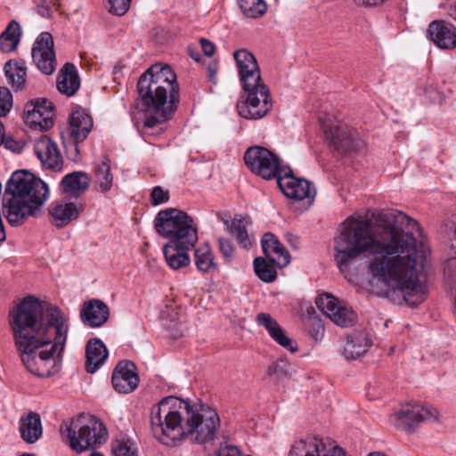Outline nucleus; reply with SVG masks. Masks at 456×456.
<instances>
[{"mask_svg": "<svg viewBox=\"0 0 456 456\" xmlns=\"http://www.w3.org/2000/svg\"><path fill=\"white\" fill-rule=\"evenodd\" d=\"M368 456H387V455L382 452H370Z\"/></svg>", "mask_w": 456, "mask_h": 456, "instance_id": "nucleus-57", "label": "nucleus"}, {"mask_svg": "<svg viewBox=\"0 0 456 456\" xmlns=\"http://www.w3.org/2000/svg\"><path fill=\"white\" fill-rule=\"evenodd\" d=\"M110 317L109 306L100 299H92L84 303L80 312L82 322L90 328L102 326Z\"/></svg>", "mask_w": 456, "mask_h": 456, "instance_id": "nucleus-20", "label": "nucleus"}, {"mask_svg": "<svg viewBox=\"0 0 456 456\" xmlns=\"http://www.w3.org/2000/svg\"><path fill=\"white\" fill-rule=\"evenodd\" d=\"M131 2L132 0H107L108 11L113 15L123 16L128 12Z\"/></svg>", "mask_w": 456, "mask_h": 456, "instance_id": "nucleus-40", "label": "nucleus"}, {"mask_svg": "<svg viewBox=\"0 0 456 456\" xmlns=\"http://www.w3.org/2000/svg\"><path fill=\"white\" fill-rule=\"evenodd\" d=\"M233 57L244 91L237 102L238 113L246 119H260L271 111L273 102L270 90L261 77L257 61L247 49L235 51Z\"/></svg>", "mask_w": 456, "mask_h": 456, "instance_id": "nucleus-7", "label": "nucleus"}, {"mask_svg": "<svg viewBox=\"0 0 456 456\" xmlns=\"http://www.w3.org/2000/svg\"><path fill=\"white\" fill-rule=\"evenodd\" d=\"M289 364L283 361V360H278L276 362H273L269 367H268V375L272 378H273L276 380L282 379L289 375Z\"/></svg>", "mask_w": 456, "mask_h": 456, "instance_id": "nucleus-39", "label": "nucleus"}, {"mask_svg": "<svg viewBox=\"0 0 456 456\" xmlns=\"http://www.w3.org/2000/svg\"><path fill=\"white\" fill-rule=\"evenodd\" d=\"M373 218L383 229L379 236H373L367 220L348 217L342 224L334 246L339 271L348 278L352 263L368 253V268L374 278L399 289L410 306L423 303L428 295L427 275L423 255L412 234L414 230L420 231L419 223L395 209L382 210Z\"/></svg>", "mask_w": 456, "mask_h": 456, "instance_id": "nucleus-1", "label": "nucleus"}, {"mask_svg": "<svg viewBox=\"0 0 456 456\" xmlns=\"http://www.w3.org/2000/svg\"><path fill=\"white\" fill-rule=\"evenodd\" d=\"M261 245L265 257L271 263L280 268L285 267L289 264V252L274 234L271 232L265 233L261 240Z\"/></svg>", "mask_w": 456, "mask_h": 456, "instance_id": "nucleus-22", "label": "nucleus"}, {"mask_svg": "<svg viewBox=\"0 0 456 456\" xmlns=\"http://www.w3.org/2000/svg\"><path fill=\"white\" fill-rule=\"evenodd\" d=\"M200 43L205 55L211 57L215 53L216 46L212 42L206 38H201Z\"/></svg>", "mask_w": 456, "mask_h": 456, "instance_id": "nucleus-48", "label": "nucleus"}, {"mask_svg": "<svg viewBox=\"0 0 456 456\" xmlns=\"http://www.w3.org/2000/svg\"><path fill=\"white\" fill-rule=\"evenodd\" d=\"M53 104L47 99L32 100L25 105L23 118L31 128L46 131L53 125Z\"/></svg>", "mask_w": 456, "mask_h": 456, "instance_id": "nucleus-14", "label": "nucleus"}, {"mask_svg": "<svg viewBox=\"0 0 456 456\" xmlns=\"http://www.w3.org/2000/svg\"><path fill=\"white\" fill-rule=\"evenodd\" d=\"M219 250L223 256L230 261L233 256L234 248L232 241L225 238L218 239Z\"/></svg>", "mask_w": 456, "mask_h": 456, "instance_id": "nucleus-44", "label": "nucleus"}, {"mask_svg": "<svg viewBox=\"0 0 456 456\" xmlns=\"http://www.w3.org/2000/svg\"><path fill=\"white\" fill-rule=\"evenodd\" d=\"M323 133L329 147L340 154L361 152L365 148L357 131L345 125H324Z\"/></svg>", "mask_w": 456, "mask_h": 456, "instance_id": "nucleus-12", "label": "nucleus"}, {"mask_svg": "<svg viewBox=\"0 0 456 456\" xmlns=\"http://www.w3.org/2000/svg\"><path fill=\"white\" fill-rule=\"evenodd\" d=\"M225 224H227V228L232 236L245 228L241 218L235 217L231 222H225Z\"/></svg>", "mask_w": 456, "mask_h": 456, "instance_id": "nucleus-46", "label": "nucleus"}, {"mask_svg": "<svg viewBox=\"0 0 456 456\" xmlns=\"http://www.w3.org/2000/svg\"><path fill=\"white\" fill-rule=\"evenodd\" d=\"M244 160L252 173L265 180H277L284 172L278 156L265 147H249L244 154Z\"/></svg>", "mask_w": 456, "mask_h": 456, "instance_id": "nucleus-11", "label": "nucleus"}, {"mask_svg": "<svg viewBox=\"0 0 456 456\" xmlns=\"http://www.w3.org/2000/svg\"><path fill=\"white\" fill-rule=\"evenodd\" d=\"M4 145L7 149H10L12 151H19V148L17 147V142L12 139H7L4 141Z\"/></svg>", "mask_w": 456, "mask_h": 456, "instance_id": "nucleus-53", "label": "nucleus"}, {"mask_svg": "<svg viewBox=\"0 0 456 456\" xmlns=\"http://www.w3.org/2000/svg\"><path fill=\"white\" fill-rule=\"evenodd\" d=\"M208 79L216 83V76L217 73V64L216 63H210L208 67Z\"/></svg>", "mask_w": 456, "mask_h": 456, "instance_id": "nucleus-51", "label": "nucleus"}, {"mask_svg": "<svg viewBox=\"0 0 456 456\" xmlns=\"http://www.w3.org/2000/svg\"><path fill=\"white\" fill-rule=\"evenodd\" d=\"M356 4L362 6H376L386 0H353Z\"/></svg>", "mask_w": 456, "mask_h": 456, "instance_id": "nucleus-50", "label": "nucleus"}, {"mask_svg": "<svg viewBox=\"0 0 456 456\" xmlns=\"http://www.w3.org/2000/svg\"><path fill=\"white\" fill-rule=\"evenodd\" d=\"M48 196V186L43 180L26 170L13 172L3 195L8 223L18 226L28 217L41 216Z\"/></svg>", "mask_w": 456, "mask_h": 456, "instance_id": "nucleus-5", "label": "nucleus"}, {"mask_svg": "<svg viewBox=\"0 0 456 456\" xmlns=\"http://www.w3.org/2000/svg\"><path fill=\"white\" fill-rule=\"evenodd\" d=\"M370 346V341L363 331H354L347 336L343 354L346 359H357Z\"/></svg>", "mask_w": 456, "mask_h": 456, "instance_id": "nucleus-31", "label": "nucleus"}, {"mask_svg": "<svg viewBox=\"0 0 456 456\" xmlns=\"http://www.w3.org/2000/svg\"><path fill=\"white\" fill-rule=\"evenodd\" d=\"M32 59L39 70L51 75L56 68L53 38L49 32H42L37 38L32 48Z\"/></svg>", "mask_w": 456, "mask_h": 456, "instance_id": "nucleus-17", "label": "nucleus"}, {"mask_svg": "<svg viewBox=\"0 0 456 456\" xmlns=\"http://www.w3.org/2000/svg\"><path fill=\"white\" fill-rule=\"evenodd\" d=\"M110 159L104 156L94 169V183L97 191L105 193L110 191L113 185V175L110 168Z\"/></svg>", "mask_w": 456, "mask_h": 456, "instance_id": "nucleus-33", "label": "nucleus"}, {"mask_svg": "<svg viewBox=\"0 0 456 456\" xmlns=\"http://www.w3.org/2000/svg\"><path fill=\"white\" fill-rule=\"evenodd\" d=\"M4 73L9 84L15 90H22L25 86L27 69L23 62L9 61L4 64Z\"/></svg>", "mask_w": 456, "mask_h": 456, "instance_id": "nucleus-34", "label": "nucleus"}, {"mask_svg": "<svg viewBox=\"0 0 456 456\" xmlns=\"http://www.w3.org/2000/svg\"><path fill=\"white\" fill-rule=\"evenodd\" d=\"M256 276L264 282H273L277 278V272L273 265L264 257H256L253 262Z\"/></svg>", "mask_w": 456, "mask_h": 456, "instance_id": "nucleus-38", "label": "nucleus"}, {"mask_svg": "<svg viewBox=\"0 0 456 456\" xmlns=\"http://www.w3.org/2000/svg\"><path fill=\"white\" fill-rule=\"evenodd\" d=\"M136 366L128 360L118 362L113 370L111 383L113 388L120 394H129L136 389L139 384Z\"/></svg>", "mask_w": 456, "mask_h": 456, "instance_id": "nucleus-18", "label": "nucleus"}, {"mask_svg": "<svg viewBox=\"0 0 456 456\" xmlns=\"http://www.w3.org/2000/svg\"><path fill=\"white\" fill-rule=\"evenodd\" d=\"M108 358V350L103 342L97 338H90L86 345V370L96 372Z\"/></svg>", "mask_w": 456, "mask_h": 456, "instance_id": "nucleus-28", "label": "nucleus"}, {"mask_svg": "<svg viewBox=\"0 0 456 456\" xmlns=\"http://www.w3.org/2000/svg\"><path fill=\"white\" fill-rule=\"evenodd\" d=\"M315 304L338 326L350 327L356 322V314L351 308L341 305L338 298L332 295L324 294L318 297Z\"/></svg>", "mask_w": 456, "mask_h": 456, "instance_id": "nucleus-15", "label": "nucleus"}, {"mask_svg": "<svg viewBox=\"0 0 456 456\" xmlns=\"http://www.w3.org/2000/svg\"><path fill=\"white\" fill-rule=\"evenodd\" d=\"M277 184L283 194L296 200H309L312 202L316 195V191L312 183L305 179L296 178L291 169L281 174L277 178Z\"/></svg>", "mask_w": 456, "mask_h": 456, "instance_id": "nucleus-16", "label": "nucleus"}, {"mask_svg": "<svg viewBox=\"0 0 456 456\" xmlns=\"http://www.w3.org/2000/svg\"><path fill=\"white\" fill-rule=\"evenodd\" d=\"M83 208L75 203L62 201L53 202L48 208L50 222L57 228H63L78 217Z\"/></svg>", "mask_w": 456, "mask_h": 456, "instance_id": "nucleus-25", "label": "nucleus"}, {"mask_svg": "<svg viewBox=\"0 0 456 456\" xmlns=\"http://www.w3.org/2000/svg\"><path fill=\"white\" fill-rule=\"evenodd\" d=\"M449 240L451 244L452 255L456 257V215L453 216L448 228Z\"/></svg>", "mask_w": 456, "mask_h": 456, "instance_id": "nucleus-45", "label": "nucleus"}, {"mask_svg": "<svg viewBox=\"0 0 456 456\" xmlns=\"http://www.w3.org/2000/svg\"><path fill=\"white\" fill-rule=\"evenodd\" d=\"M91 178L83 171H74L66 175L60 183V191L74 198L83 195L89 188Z\"/></svg>", "mask_w": 456, "mask_h": 456, "instance_id": "nucleus-27", "label": "nucleus"}, {"mask_svg": "<svg viewBox=\"0 0 456 456\" xmlns=\"http://www.w3.org/2000/svg\"><path fill=\"white\" fill-rule=\"evenodd\" d=\"M20 26L16 20H12L0 35V50L10 53L17 48L20 38Z\"/></svg>", "mask_w": 456, "mask_h": 456, "instance_id": "nucleus-35", "label": "nucleus"}, {"mask_svg": "<svg viewBox=\"0 0 456 456\" xmlns=\"http://www.w3.org/2000/svg\"><path fill=\"white\" fill-rule=\"evenodd\" d=\"M256 320L259 325L263 326L267 330L269 336L278 345L292 353L297 351V344L286 334L285 330L271 314L259 313Z\"/></svg>", "mask_w": 456, "mask_h": 456, "instance_id": "nucleus-24", "label": "nucleus"}, {"mask_svg": "<svg viewBox=\"0 0 456 456\" xmlns=\"http://www.w3.org/2000/svg\"><path fill=\"white\" fill-rule=\"evenodd\" d=\"M191 57H192L195 61H200V57H199V55H191Z\"/></svg>", "mask_w": 456, "mask_h": 456, "instance_id": "nucleus-59", "label": "nucleus"}, {"mask_svg": "<svg viewBox=\"0 0 456 456\" xmlns=\"http://www.w3.org/2000/svg\"><path fill=\"white\" fill-rule=\"evenodd\" d=\"M428 36L441 49L456 47V28L444 20H434L428 28Z\"/></svg>", "mask_w": 456, "mask_h": 456, "instance_id": "nucleus-21", "label": "nucleus"}, {"mask_svg": "<svg viewBox=\"0 0 456 456\" xmlns=\"http://www.w3.org/2000/svg\"><path fill=\"white\" fill-rule=\"evenodd\" d=\"M12 105V95L7 87H0V118L4 117Z\"/></svg>", "mask_w": 456, "mask_h": 456, "instance_id": "nucleus-41", "label": "nucleus"}, {"mask_svg": "<svg viewBox=\"0 0 456 456\" xmlns=\"http://www.w3.org/2000/svg\"><path fill=\"white\" fill-rule=\"evenodd\" d=\"M64 346L65 343L57 344L53 336L50 339H40L37 343H28L16 348L23 365L31 374L39 378H48L59 371L60 368L54 355L59 350V356Z\"/></svg>", "mask_w": 456, "mask_h": 456, "instance_id": "nucleus-8", "label": "nucleus"}, {"mask_svg": "<svg viewBox=\"0 0 456 456\" xmlns=\"http://www.w3.org/2000/svg\"><path fill=\"white\" fill-rule=\"evenodd\" d=\"M93 125L92 117L84 110L72 112L69 118V134L76 145L87 138Z\"/></svg>", "mask_w": 456, "mask_h": 456, "instance_id": "nucleus-26", "label": "nucleus"}, {"mask_svg": "<svg viewBox=\"0 0 456 456\" xmlns=\"http://www.w3.org/2000/svg\"><path fill=\"white\" fill-rule=\"evenodd\" d=\"M242 13L250 19H257L267 11V4L264 0H238Z\"/></svg>", "mask_w": 456, "mask_h": 456, "instance_id": "nucleus-37", "label": "nucleus"}, {"mask_svg": "<svg viewBox=\"0 0 456 456\" xmlns=\"http://www.w3.org/2000/svg\"><path fill=\"white\" fill-rule=\"evenodd\" d=\"M139 100L145 113L144 126L152 128L169 119L177 109L179 86L169 65L151 66L137 82Z\"/></svg>", "mask_w": 456, "mask_h": 456, "instance_id": "nucleus-4", "label": "nucleus"}, {"mask_svg": "<svg viewBox=\"0 0 456 456\" xmlns=\"http://www.w3.org/2000/svg\"><path fill=\"white\" fill-rule=\"evenodd\" d=\"M449 15L456 20V3L450 7Z\"/></svg>", "mask_w": 456, "mask_h": 456, "instance_id": "nucleus-55", "label": "nucleus"}, {"mask_svg": "<svg viewBox=\"0 0 456 456\" xmlns=\"http://www.w3.org/2000/svg\"><path fill=\"white\" fill-rule=\"evenodd\" d=\"M154 228L159 235L171 239L163 248L170 268L177 270L189 265L188 251L198 241V230L192 217L183 210L166 208L156 216Z\"/></svg>", "mask_w": 456, "mask_h": 456, "instance_id": "nucleus-6", "label": "nucleus"}, {"mask_svg": "<svg viewBox=\"0 0 456 456\" xmlns=\"http://www.w3.org/2000/svg\"><path fill=\"white\" fill-rule=\"evenodd\" d=\"M215 456H240V452L234 445H226L220 448Z\"/></svg>", "mask_w": 456, "mask_h": 456, "instance_id": "nucleus-47", "label": "nucleus"}, {"mask_svg": "<svg viewBox=\"0 0 456 456\" xmlns=\"http://www.w3.org/2000/svg\"><path fill=\"white\" fill-rule=\"evenodd\" d=\"M256 320L259 325L263 326L267 330L269 336L278 345L292 353L297 351V344L286 334L285 330L271 314L259 313Z\"/></svg>", "mask_w": 456, "mask_h": 456, "instance_id": "nucleus-23", "label": "nucleus"}, {"mask_svg": "<svg viewBox=\"0 0 456 456\" xmlns=\"http://www.w3.org/2000/svg\"><path fill=\"white\" fill-rule=\"evenodd\" d=\"M289 456H347L338 445L316 436L306 437L294 443Z\"/></svg>", "mask_w": 456, "mask_h": 456, "instance_id": "nucleus-13", "label": "nucleus"}, {"mask_svg": "<svg viewBox=\"0 0 456 456\" xmlns=\"http://www.w3.org/2000/svg\"><path fill=\"white\" fill-rule=\"evenodd\" d=\"M425 94H428V97L432 101L435 102L440 98V94L437 90H436L433 87L426 88Z\"/></svg>", "mask_w": 456, "mask_h": 456, "instance_id": "nucleus-52", "label": "nucleus"}, {"mask_svg": "<svg viewBox=\"0 0 456 456\" xmlns=\"http://www.w3.org/2000/svg\"><path fill=\"white\" fill-rule=\"evenodd\" d=\"M80 87V78L76 66L67 62L61 69L57 77L58 91L69 97L73 96Z\"/></svg>", "mask_w": 456, "mask_h": 456, "instance_id": "nucleus-30", "label": "nucleus"}, {"mask_svg": "<svg viewBox=\"0 0 456 456\" xmlns=\"http://www.w3.org/2000/svg\"><path fill=\"white\" fill-rule=\"evenodd\" d=\"M151 425L153 435L163 443L165 438H178L205 444L216 437L220 418L216 411L206 403L191 404L176 396H167L152 406Z\"/></svg>", "mask_w": 456, "mask_h": 456, "instance_id": "nucleus-2", "label": "nucleus"}, {"mask_svg": "<svg viewBox=\"0 0 456 456\" xmlns=\"http://www.w3.org/2000/svg\"><path fill=\"white\" fill-rule=\"evenodd\" d=\"M34 152L45 168L54 171L62 169V156L56 142L49 136L42 135L35 141Z\"/></svg>", "mask_w": 456, "mask_h": 456, "instance_id": "nucleus-19", "label": "nucleus"}, {"mask_svg": "<svg viewBox=\"0 0 456 456\" xmlns=\"http://www.w3.org/2000/svg\"><path fill=\"white\" fill-rule=\"evenodd\" d=\"M439 412L432 405L405 403L389 416V421L396 428L413 433L421 422L437 421Z\"/></svg>", "mask_w": 456, "mask_h": 456, "instance_id": "nucleus-10", "label": "nucleus"}, {"mask_svg": "<svg viewBox=\"0 0 456 456\" xmlns=\"http://www.w3.org/2000/svg\"><path fill=\"white\" fill-rule=\"evenodd\" d=\"M112 453L113 456H138V447L127 435L120 433L112 442Z\"/></svg>", "mask_w": 456, "mask_h": 456, "instance_id": "nucleus-36", "label": "nucleus"}, {"mask_svg": "<svg viewBox=\"0 0 456 456\" xmlns=\"http://www.w3.org/2000/svg\"><path fill=\"white\" fill-rule=\"evenodd\" d=\"M19 431L27 444H35L43 435L41 417L37 412L29 411L20 419Z\"/></svg>", "mask_w": 456, "mask_h": 456, "instance_id": "nucleus-29", "label": "nucleus"}, {"mask_svg": "<svg viewBox=\"0 0 456 456\" xmlns=\"http://www.w3.org/2000/svg\"><path fill=\"white\" fill-rule=\"evenodd\" d=\"M234 237L236 238L238 243L243 248H248L250 246V241L246 227L235 234Z\"/></svg>", "mask_w": 456, "mask_h": 456, "instance_id": "nucleus-49", "label": "nucleus"}, {"mask_svg": "<svg viewBox=\"0 0 456 456\" xmlns=\"http://www.w3.org/2000/svg\"><path fill=\"white\" fill-rule=\"evenodd\" d=\"M194 262L198 271L202 273H211L219 269L218 264L215 261L214 252L207 243L195 249Z\"/></svg>", "mask_w": 456, "mask_h": 456, "instance_id": "nucleus-32", "label": "nucleus"}, {"mask_svg": "<svg viewBox=\"0 0 456 456\" xmlns=\"http://www.w3.org/2000/svg\"><path fill=\"white\" fill-rule=\"evenodd\" d=\"M169 197V191L167 190H164L161 186H155L151 193V203L153 206H158L167 202Z\"/></svg>", "mask_w": 456, "mask_h": 456, "instance_id": "nucleus-43", "label": "nucleus"}, {"mask_svg": "<svg viewBox=\"0 0 456 456\" xmlns=\"http://www.w3.org/2000/svg\"><path fill=\"white\" fill-rule=\"evenodd\" d=\"M21 456H36L34 453H23Z\"/></svg>", "mask_w": 456, "mask_h": 456, "instance_id": "nucleus-60", "label": "nucleus"}, {"mask_svg": "<svg viewBox=\"0 0 456 456\" xmlns=\"http://www.w3.org/2000/svg\"><path fill=\"white\" fill-rule=\"evenodd\" d=\"M308 332L315 341L322 340L324 334V326L318 318H310L308 324Z\"/></svg>", "mask_w": 456, "mask_h": 456, "instance_id": "nucleus-42", "label": "nucleus"}, {"mask_svg": "<svg viewBox=\"0 0 456 456\" xmlns=\"http://www.w3.org/2000/svg\"><path fill=\"white\" fill-rule=\"evenodd\" d=\"M8 323L16 347L53 336L57 344L67 340L69 326L61 309L34 296L23 297L10 309Z\"/></svg>", "mask_w": 456, "mask_h": 456, "instance_id": "nucleus-3", "label": "nucleus"}, {"mask_svg": "<svg viewBox=\"0 0 456 456\" xmlns=\"http://www.w3.org/2000/svg\"><path fill=\"white\" fill-rule=\"evenodd\" d=\"M4 126L3 123L0 121V145L4 142Z\"/></svg>", "mask_w": 456, "mask_h": 456, "instance_id": "nucleus-56", "label": "nucleus"}, {"mask_svg": "<svg viewBox=\"0 0 456 456\" xmlns=\"http://www.w3.org/2000/svg\"><path fill=\"white\" fill-rule=\"evenodd\" d=\"M139 103H135V108L138 109L139 108Z\"/></svg>", "mask_w": 456, "mask_h": 456, "instance_id": "nucleus-61", "label": "nucleus"}, {"mask_svg": "<svg viewBox=\"0 0 456 456\" xmlns=\"http://www.w3.org/2000/svg\"><path fill=\"white\" fill-rule=\"evenodd\" d=\"M60 432L63 440L77 453L94 450L108 438L107 428L95 417H90L86 423L80 419L65 422L61 426Z\"/></svg>", "mask_w": 456, "mask_h": 456, "instance_id": "nucleus-9", "label": "nucleus"}, {"mask_svg": "<svg viewBox=\"0 0 456 456\" xmlns=\"http://www.w3.org/2000/svg\"><path fill=\"white\" fill-rule=\"evenodd\" d=\"M89 456H103V454L102 452L94 451Z\"/></svg>", "mask_w": 456, "mask_h": 456, "instance_id": "nucleus-58", "label": "nucleus"}, {"mask_svg": "<svg viewBox=\"0 0 456 456\" xmlns=\"http://www.w3.org/2000/svg\"><path fill=\"white\" fill-rule=\"evenodd\" d=\"M38 12L41 16L47 18L51 15V9L48 6L40 5L38 6Z\"/></svg>", "mask_w": 456, "mask_h": 456, "instance_id": "nucleus-54", "label": "nucleus"}]
</instances>
